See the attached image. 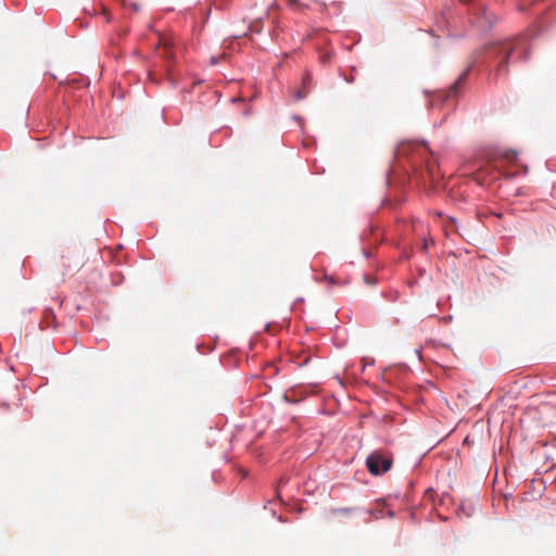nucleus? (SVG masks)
<instances>
[{"instance_id":"nucleus-1","label":"nucleus","mask_w":556,"mask_h":556,"mask_svg":"<svg viewBox=\"0 0 556 556\" xmlns=\"http://www.w3.org/2000/svg\"><path fill=\"white\" fill-rule=\"evenodd\" d=\"M518 43L519 40H505L486 48L488 59L496 63L498 73L507 71V61Z\"/></svg>"},{"instance_id":"nucleus-2","label":"nucleus","mask_w":556,"mask_h":556,"mask_svg":"<svg viewBox=\"0 0 556 556\" xmlns=\"http://www.w3.org/2000/svg\"><path fill=\"white\" fill-rule=\"evenodd\" d=\"M392 457L381 451H374L366 459L367 469L374 476H379L389 471L392 467Z\"/></svg>"},{"instance_id":"nucleus-3","label":"nucleus","mask_w":556,"mask_h":556,"mask_svg":"<svg viewBox=\"0 0 556 556\" xmlns=\"http://www.w3.org/2000/svg\"><path fill=\"white\" fill-rule=\"evenodd\" d=\"M496 18L493 15L492 12H490L486 8L481 7L478 11V17H477V27L480 30H486L489 29L494 23Z\"/></svg>"},{"instance_id":"nucleus-4","label":"nucleus","mask_w":556,"mask_h":556,"mask_svg":"<svg viewBox=\"0 0 556 556\" xmlns=\"http://www.w3.org/2000/svg\"><path fill=\"white\" fill-rule=\"evenodd\" d=\"M469 71H470V66H468V67H467V70H466V71H464V72L459 75L458 79H457V80L455 81V84L451 87L450 92H448V96H455V94L457 93L458 88H460V87L465 84V81L467 80V77H468V73H469Z\"/></svg>"},{"instance_id":"nucleus-5","label":"nucleus","mask_w":556,"mask_h":556,"mask_svg":"<svg viewBox=\"0 0 556 556\" xmlns=\"http://www.w3.org/2000/svg\"><path fill=\"white\" fill-rule=\"evenodd\" d=\"M170 47L172 43L166 38L159 37L156 49L164 50V53L162 54L164 58H170Z\"/></svg>"},{"instance_id":"nucleus-6","label":"nucleus","mask_w":556,"mask_h":556,"mask_svg":"<svg viewBox=\"0 0 556 556\" xmlns=\"http://www.w3.org/2000/svg\"><path fill=\"white\" fill-rule=\"evenodd\" d=\"M518 153L516 151L509 150L503 153V159L509 163H514L517 160Z\"/></svg>"},{"instance_id":"nucleus-7","label":"nucleus","mask_w":556,"mask_h":556,"mask_svg":"<svg viewBox=\"0 0 556 556\" xmlns=\"http://www.w3.org/2000/svg\"><path fill=\"white\" fill-rule=\"evenodd\" d=\"M309 92V89L308 88H304L302 86V88L298 89L295 94H294V98L295 100H302L304 99Z\"/></svg>"},{"instance_id":"nucleus-8","label":"nucleus","mask_w":556,"mask_h":556,"mask_svg":"<svg viewBox=\"0 0 556 556\" xmlns=\"http://www.w3.org/2000/svg\"><path fill=\"white\" fill-rule=\"evenodd\" d=\"M311 80H312V77L308 73H306L303 78H302V86L304 88H308L309 89V84H311Z\"/></svg>"},{"instance_id":"nucleus-9","label":"nucleus","mask_w":556,"mask_h":556,"mask_svg":"<svg viewBox=\"0 0 556 556\" xmlns=\"http://www.w3.org/2000/svg\"><path fill=\"white\" fill-rule=\"evenodd\" d=\"M55 318L54 316V313L52 309H47L45 311V319L47 320V323L51 319L53 320Z\"/></svg>"},{"instance_id":"nucleus-10","label":"nucleus","mask_w":556,"mask_h":556,"mask_svg":"<svg viewBox=\"0 0 556 556\" xmlns=\"http://www.w3.org/2000/svg\"><path fill=\"white\" fill-rule=\"evenodd\" d=\"M261 28H262V26L258 23L252 24L250 26V29L253 30V31H256V33H258L261 30Z\"/></svg>"},{"instance_id":"nucleus-11","label":"nucleus","mask_w":556,"mask_h":556,"mask_svg":"<svg viewBox=\"0 0 556 556\" xmlns=\"http://www.w3.org/2000/svg\"><path fill=\"white\" fill-rule=\"evenodd\" d=\"M365 281H366L368 285H375V283H376L375 279H374V278H370L369 276H366V277H365Z\"/></svg>"},{"instance_id":"nucleus-12","label":"nucleus","mask_w":556,"mask_h":556,"mask_svg":"<svg viewBox=\"0 0 556 556\" xmlns=\"http://www.w3.org/2000/svg\"><path fill=\"white\" fill-rule=\"evenodd\" d=\"M460 1H462V2H464V3H467V2H469L470 0H460Z\"/></svg>"}]
</instances>
